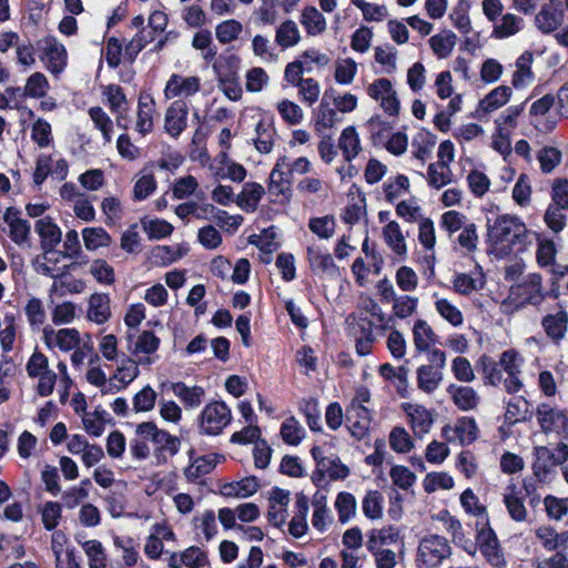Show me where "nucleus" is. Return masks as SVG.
Instances as JSON below:
<instances>
[{"instance_id": "nucleus-21", "label": "nucleus", "mask_w": 568, "mask_h": 568, "mask_svg": "<svg viewBox=\"0 0 568 568\" xmlns=\"http://www.w3.org/2000/svg\"><path fill=\"white\" fill-rule=\"evenodd\" d=\"M534 475L538 478V480L544 481L547 479L548 475L558 466L555 462V453L546 446H538L534 449Z\"/></svg>"}, {"instance_id": "nucleus-35", "label": "nucleus", "mask_w": 568, "mask_h": 568, "mask_svg": "<svg viewBox=\"0 0 568 568\" xmlns=\"http://www.w3.org/2000/svg\"><path fill=\"white\" fill-rule=\"evenodd\" d=\"M113 545L118 550L122 551V561L126 567H133L140 559L139 546L131 537H113Z\"/></svg>"}, {"instance_id": "nucleus-20", "label": "nucleus", "mask_w": 568, "mask_h": 568, "mask_svg": "<svg viewBox=\"0 0 568 568\" xmlns=\"http://www.w3.org/2000/svg\"><path fill=\"white\" fill-rule=\"evenodd\" d=\"M88 318L95 324H104L111 316L110 297L106 293H93L88 302Z\"/></svg>"}, {"instance_id": "nucleus-28", "label": "nucleus", "mask_w": 568, "mask_h": 568, "mask_svg": "<svg viewBox=\"0 0 568 568\" xmlns=\"http://www.w3.org/2000/svg\"><path fill=\"white\" fill-rule=\"evenodd\" d=\"M78 542L81 545L87 558L89 568H106V552L100 540L90 539Z\"/></svg>"}, {"instance_id": "nucleus-61", "label": "nucleus", "mask_w": 568, "mask_h": 568, "mask_svg": "<svg viewBox=\"0 0 568 568\" xmlns=\"http://www.w3.org/2000/svg\"><path fill=\"white\" fill-rule=\"evenodd\" d=\"M389 446L394 452L403 454L409 452L414 444L405 428L394 427L389 434Z\"/></svg>"}, {"instance_id": "nucleus-44", "label": "nucleus", "mask_w": 568, "mask_h": 568, "mask_svg": "<svg viewBox=\"0 0 568 568\" xmlns=\"http://www.w3.org/2000/svg\"><path fill=\"white\" fill-rule=\"evenodd\" d=\"M477 425L474 418H459L454 426V434L462 445H469L477 438Z\"/></svg>"}, {"instance_id": "nucleus-45", "label": "nucleus", "mask_w": 568, "mask_h": 568, "mask_svg": "<svg viewBox=\"0 0 568 568\" xmlns=\"http://www.w3.org/2000/svg\"><path fill=\"white\" fill-rule=\"evenodd\" d=\"M452 171L447 162L432 163L427 169L428 184L435 189H440L450 182Z\"/></svg>"}, {"instance_id": "nucleus-37", "label": "nucleus", "mask_w": 568, "mask_h": 568, "mask_svg": "<svg viewBox=\"0 0 568 568\" xmlns=\"http://www.w3.org/2000/svg\"><path fill=\"white\" fill-rule=\"evenodd\" d=\"M82 239L88 251L108 247L112 243V237L103 227H84Z\"/></svg>"}, {"instance_id": "nucleus-58", "label": "nucleus", "mask_w": 568, "mask_h": 568, "mask_svg": "<svg viewBox=\"0 0 568 568\" xmlns=\"http://www.w3.org/2000/svg\"><path fill=\"white\" fill-rule=\"evenodd\" d=\"M139 374L140 369L135 359L123 355L121 365L118 367L116 374L113 376V378L119 379L123 386H126L133 382L139 376Z\"/></svg>"}, {"instance_id": "nucleus-55", "label": "nucleus", "mask_w": 568, "mask_h": 568, "mask_svg": "<svg viewBox=\"0 0 568 568\" xmlns=\"http://www.w3.org/2000/svg\"><path fill=\"white\" fill-rule=\"evenodd\" d=\"M384 193L387 202L393 203L396 199L402 196L409 190V180L406 175L399 174L394 181L390 179L384 183Z\"/></svg>"}, {"instance_id": "nucleus-42", "label": "nucleus", "mask_w": 568, "mask_h": 568, "mask_svg": "<svg viewBox=\"0 0 568 568\" xmlns=\"http://www.w3.org/2000/svg\"><path fill=\"white\" fill-rule=\"evenodd\" d=\"M496 362L488 355H481L478 359L477 367L481 369L485 384L498 385L503 381V371Z\"/></svg>"}, {"instance_id": "nucleus-31", "label": "nucleus", "mask_w": 568, "mask_h": 568, "mask_svg": "<svg viewBox=\"0 0 568 568\" xmlns=\"http://www.w3.org/2000/svg\"><path fill=\"white\" fill-rule=\"evenodd\" d=\"M416 373L418 388L427 394L435 392L443 379V373L434 366L422 365Z\"/></svg>"}, {"instance_id": "nucleus-10", "label": "nucleus", "mask_w": 568, "mask_h": 568, "mask_svg": "<svg viewBox=\"0 0 568 568\" xmlns=\"http://www.w3.org/2000/svg\"><path fill=\"white\" fill-rule=\"evenodd\" d=\"M562 0H550L535 17L537 29L545 34L552 33L564 23Z\"/></svg>"}, {"instance_id": "nucleus-59", "label": "nucleus", "mask_w": 568, "mask_h": 568, "mask_svg": "<svg viewBox=\"0 0 568 568\" xmlns=\"http://www.w3.org/2000/svg\"><path fill=\"white\" fill-rule=\"evenodd\" d=\"M436 311L453 326H460L464 322L462 312L446 298H439L435 303Z\"/></svg>"}, {"instance_id": "nucleus-12", "label": "nucleus", "mask_w": 568, "mask_h": 568, "mask_svg": "<svg viewBox=\"0 0 568 568\" xmlns=\"http://www.w3.org/2000/svg\"><path fill=\"white\" fill-rule=\"evenodd\" d=\"M194 449H190V465L184 468V476L191 483H196L203 476L213 471L217 463L224 459V456L217 454H210L204 456L194 457Z\"/></svg>"}, {"instance_id": "nucleus-9", "label": "nucleus", "mask_w": 568, "mask_h": 568, "mask_svg": "<svg viewBox=\"0 0 568 568\" xmlns=\"http://www.w3.org/2000/svg\"><path fill=\"white\" fill-rule=\"evenodd\" d=\"M34 230L40 237V246L43 251V260L53 252L62 240V232L51 216H43L36 221Z\"/></svg>"}, {"instance_id": "nucleus-25", "label": "nucleus", "mask_w": 568, "mask_h": 568, "mask_svg": "<svg viewBox=\"0 0 568 568\" xmlns=\"http://www.w3.org/2000/svg\"><path fill=\"white\" fill-rule=\"evenodd\" d=\"M129 351L132 355L138 356L140 353L151 355L159 349L160 338L152 331H143L138 339L133 343L132 335H128Z\"/></svg>"}, {"instance_id": "nucleus-46", "label": "nucleus", "mask_w": 568, "mask_h": 568, "mask_svg": "<svg viewBox=\"0 0 568 568\" xmlns=\"http://www.w3.org/2000/svg\"><path fill=\"white\" fill-rule=\"evenodd\" d=\"M418 306V298L410 295H399L393 301L394 318L405 320L416 313Z\"/></svg>"}, {"instance_id": "nucleus-11", "label": "nucleus", "mask_w": 568, "mask_h": 568, "mask_svg": "<svg viewBox=\"0 0 568 568\" xmlns=\"http://www.w3.org/2000/svg\"><path fill=\"white\" fill-rule=\"evenodd\" d=\"M43 341L49 348L58 347L62 352H70L77 348L81 342L77 328L53 329L51 326L43 328Z\"/></svg>"}, {"instance_id": "nucleus-57", "label": "nucleus", "mask_w": 568, "mask_h": 568, "mask_svg": "<svg viewBox=\"0 0 568 568\" xmlns=\"http://www.w3.org/2000/svg\"><path fill=\"white\" fill-rule=\"evenodd\" d=\"M423 487L426 493H434L439 488L450 489L454 487V479L447 473H429L423 481Z\"/></svg>"}, {"instance_id": "nucleus-39", "label": "nucleus", "mask_w": 568, "mask_h": 568, "mask_svg": "<svg viewBox=\"0 0 568 568\" xmlns=\"http://www.w3.org/2000/svg\"><path fill=\"white\" fill-rule=\"evenodd\" d=\"M300 39V30L293 20L284 21L276 30L275 41L284 49L296 45Z\"/></svg>"}, {"instance_id": "nucleus-8", "label": "nucleus", "mask_w": 568, "mask_h": 568, "mask_svg": "<svg viewBox=\"0 0 568 568\" xmlns=\"http://www.w3.org/2000/svg\"><path fill=\"white\" fill-rule=\"evenodd\" d=\"M536 417L545 434H568V414L565 409L541 403L537 406Z\"/></svg>"}, {"instance_id": "nucleus-17", "label": "nucleus", "mask_w": 568, "mask_h": 568, "mask_svg": "<svg viewBox=\"0 0 568 568\" xmlns=\"http://www.w3.org/2000/svg\"><path fill=\"white\" fill-rule=\"evenodd\" d=\"M162 388H169L181 399L186 408H196L201 405L204 397V388L201 386H187L183 382L161 384Z\"/></svg>"}, {"instance_id": "nucleus-63", "label": "nucleus", "mask_w": 568, "mask_h": 568, "mask_svg": "<svg viewBox=\"0 0 568 568\" xmlns=\"http://www.w3.org/2000/svg\"><path fill=\"white\" fill-rule=\"evenodd\" d=\"M546 513L549 518L560 520L568 514V498H558L547 495L544 499Z\"/></svg>"}, {"instance_id": "nucleus-33", "label": "nucleus", "mask_w": 568, "mask_h": 568, "mask_svg": "<svg viewBox=\"0 0 568 568\" xmlns=\"http://www.w3.org/2000/svg\"><path fill=\"white\" fill-rule=\"evenodd\" d=\"M301 23L310 36H317L326 30L324 16L313 6L304 8L301 14Z\"/></svg>"}, {"instance_id": "nucleus-52", "label": "nucleus", "mask_w": 568, "mask_h": 568, "mask_svg": "<svg viewBox=\"0 0 568 568\" xmlns=\"http://www.w3.org/2000/svg\"><path fill=\"white\" fill-rule=\"evenodd\" d=\"M357 73V63L352 58L338 60L335 69V81L339 84H351Z\"/></svg>"}, {"instance_id": "nucleus-34", "label": "nucleus", "mask_w": 568, "mask_h": 568, "mask_svg": "<svg viewBox=\"0 0 568 568\" xmlns=\"http://www.w3.org/2000/svg\"><path fill=\"white\" fill-rule=\"evenodd\" d=\"M383 235L387 245L398 256L405 257L407 253L405 239L399 227V224L395 221H389L384 230Z\"/></svg>"}, {"instance_id": "nucleus-19", "label": "nucleus", "mask_w": 568, "mask_h": 568, "mask_svg": "<svg viewBox=\"0 0 568 568\" xmlns=\"http://www.w3.org/2000/svg\"><path fill=\"white\" fill-rule=\"evenodd\" d=\"M155 113V101L151 94L143 93L139 98L135 130L141 135H146L153 130V115Z\"/></svg>"}, {"instance_id": "nucleus-24", "label": "nucleus", "mask_w": 568, "mask_h": 568, "mask_svg": "<svg viewBox=\"0 0 568 568\" xmlns=\"http://www.w3.org/2000/svg\"><path fill=\"white\" fill-rule=\"evenodd\" d=\"M413 341L418 353L429 351L430 345L437 343V335L425 320H417L413 327Z\"/></svg>"}, {"instance_id": "nucleus-53", "label": "nucleus", "mask_w": 568, "mask_h": 568, "mask_svg": "<svg viewBox=\"0 0 568 568\" xmlns=\"http://www.w3.org/2000/svg\"><path fill=\"white\" fill-rule=\"evenodd\" d=\"M566 209L549 204L544 214V222L554 233L561 232L566 226Z\"/></svg>"}, {"instance_id": "nucleus-3", "label": "nucleus", "mask_w": 568, "mask_h": 568, "mask_svg": "<svg viewBox=\"0 0 568 568\" xmlns=\"http://www.w3.org/2000/svg\"><path fill=\"white\" fill-rule=\"evenodd\" d=\"M312 170V163L305 156L292 160L286 155L280 156L271 173L268 182V192L272 195H283L290 200L292 196V183L295 174L305 175Z\"/></svg>"}, {"instance_id": "nucleus-6", "label": "nucleus", "mask_w": 568, "mask_h": 568, "mask_svg": "<svg viewBox=\"0 0 568 568\" xmlns=\"http://www.w3.org/2000/svg\"><path fill=\"white\" fill-rule=\"evenodd\" d=\"M231 420V409L224 402H211L205 405L199 416L200 433L204 435H219Z\"/></svg>"}, {"instance_id": "nucleus-7", "label": "nucleus", "mask_w": 568, "mask_h": 568, "mask_svg": "<svg viewBox=\"0 0 568 568\" xmlns=\"http://www.w3.org/2000/svg\"><path fill=\"white\" fill-rule=\"evenodd\" d=\"M311 454L316 462V469L312 477L315 485H321L326 476H328L332 480L344 479L348 476V467L342 464L337 456H326L323 448L320 446H314L311 450Z\"/></svg>"}, {"instance_id": "nucleus-32", "label": "nucleus", "mask_w": 568, "mask_h": 568, "mask_svg": "<svg viewBox=\"0 0 568 568\" xmlns=\"http://www.w3.org/2000/svg\"><path fill=\"white\" fill-rule=\"evenodd\" d=\"M511 97V88L500 85L491 90L480 102L479 109L489 113L505 105Z\"/></svg>"}, {"instance_id": "nucleus-30", "label": "nucleus", "mask_w": 568, "mask_h": 568, "mask_svg": "<svg viewBox=\"0 0 568 568\" xmlns=\"http://www.w3.org/2000/svg\"><path fill=\"white\" fill-rule=\"evenodd\" d=\"M240 58L236 54H221L213 63V70L217 80L237 78L240 69Z\"/></svg>"}, {"instance_id": "nucleus-56", "label": "nucleus", "mask_w": 568, "mask_h": 568, "mask_svg": "<svg viewBox=\"0 0 568 568\" xmlns=\"http://www.w3.org/2000/svg\"><path fill=\"white\" fill-rule=\"evenodd\" d=\"M335 507L338 513V520L342 524L347 523L355 515L356 501L354 496L349 493H339L335 501Z\"/></svg>"}, {"instance_id": "nucleus-23", "label": "nucleus", "mask_w": 568, "mask_h": 568, "mask_svg": "<svg viewBox=\"0 0 568 568\" xmlns=\"http://www.w3.org/2000/svg\"><path fill=\"white\" fill-rule=\"evenodd\" d=\"M503 499L513 520L517 523L526 520L528 513L524 504V498L520 496V491L517 490L515 485H510L506 488Z\"/></svg>"}, {"instance_id": "nucleus-38", "label": "nucleus", "mask_w": 568, "mask_h": 568, "mask_svg": "<svg viewBox=\"0 0 568 568\" xmlns=\"http://www.w3.org/2000/svg\"><path fill=\"white\" fill-rule=\"evenodd\" d=\"M524 27V20L511 13L503 16L498 23H495L493 36L497 39H504L518 33Z\"/></svg>"}, {"instance_id": "nucleus-47", "label": "nucleus", "mask_w": 568, "mask_h": 568, "mask_svg": "<svg viewBox=\"0 0 568 568\" xmlns=\"http://www.w3.org/2000/svg\"><path fill=\"white\" fill-rule=\"evenodd\" d=\"M408 415L410 417L412 427L416 435L423 436L429 432L433 424V418L426 408L416 406L412 412L408 413Z\"/></svg>"}, {"instance_id": "nucleus-27", "label": "nucleus", "mask_w": 568, "mask_h": 568, "mask_svg": "<svg viewBox=\"0 0 568 568\" xmlns=\"http://www.w3.org/2000/svg\"><path fill=\"white\" fill-rule=\"evenodd\" d=\"M530 407V403L523 396L511 398L507 403L505 420L510 425L527 420L531 417Z\"/></svg>"}, {"instance_id": "nucleus-13", "label": "nucleus", "mask_w": 568, "mask_h": 568, "mask_svg": "<svg viewBox=\"0 0 568 568\" xmlns=\"http://www.w3.org/2000/svg\"><path fill=\"white\" fill-rule=\"evenodd\" d=\"M201 89V79L196 75L182 77L173 73L166 82L164 94L166 99L191 97Z\"/></svg>"}, {"instance_id": "nucleus-54", "label": "nucleus", "mask_w": 568, "mask_h": 568, "mask_svg": "<svg viewBox=\"0 0 568 568\" xmlns=\"http://www.w3.org/2000/svg\"><path fill=\"white\" fill-rule=\"evenodd\" d=\"M557 250L551 240H539L536 250V261L541 268H548L556 261Z\"/></svg>"}, {"instance_id": "nucleus-36", "label": "nucleus", "mask_w": 568, "mask_h": 568, "mask_svg": "<svg viewBox=\"0 0 568 568\" xmlns=\"http://www.w3.org/2000/svg\"><path fill=\"white\" fill-rule=\"evenodd\" d=\"M457 42L456 34L450 30H445L429 39V44L435 54L443 59L447 58L454 50Z\"/></svg>"}, {"instance_id": "nucleus-15", "label": "nucleus", "mask_w": 568, "mask_h": 568, "mask_svg": "<svg viewBox=\"0 0 568 568\" xmlns=\"http://www.w3.org/2000/svg\"><path fill=\"white\" fill-rule=\"evenodd\" d=\"M307 261L310 268L314 274L336 277L339 274L338 266L335 264L329 253L323 252L318 246L307 247Z\"/></svg>"}, {"instance_id": "nucleus-62", "label": "nucleus", "mask_w": 568, "mask_h": 568, "mask_svg": "<svg viewBox=\"0 0 568 568\" xmlns=\"http://www.w3.org/2000/svg\"><path fill=\"white\" fill-rule=\"evenodd\" d=\"M277 111L285 122L292 125L300 124L303 120V110L293 101L282 100L277 104Z\"/></svg>"}, {"instance_id": "nucleus-18", "label": "nucleus", "mask_w": 568, "mask_h": 568, "mask_svg": "<svg viewBox=\"0 0 568 568\" xmlns=\"http://www.w3.org/2000/svg\"><path fill=\"white\" fill-rule=\"evenodd\" d=\"M541 326L547 336L555 343L564 339L568 328V313L560 307L556 313L542 317Z\"/></svg>"}, {"instance_id": "nucleus-14", "label": "nucleus", "mask_w": 568, "mask_h": 568, "mask_svg": "<svg viewBox=\"0 0 568 568\" xmlns=\"http://www.w3.org/2000/svg\"><path fill=\"white\" fill-rule=\"evenodd\" d=\"M189 108L182 100L171 103L165 113L164 129L172 138H178L186 128Z\"/></svg>"}, {"instance_id": "nucleus-4", "label": "nucleus", "mask_w": 568, "mask_h": 568, "mask_svg": "<svg viewBox=\"0 0 568 568\" xmlns=\"http://www.w3.org/2000/svg\"><path fill=\"white\" fill-rule=\"evenodd\" d=\"M453 556L449 540L438 534H427L419 539L416 566L417 568H440Z\"/></svg>"}, {"instance_id": "nucleus-22", "label": "nucleus", "mask_w": 568, "mask_h": 568, "mask_svg": "<svg viewBox=\"0 0 568 568\" xmlns=\"http://www.w3.org/2000/svg\"><path fill=\"white\" fill-rule=\"evenodd\" d=\"M265 193L264 187L256 182H247L236 196V204L246 212H254Z\"/></svg>"}, {"instance_id": "nucleus-41", "label": "nucleus", "mask_w": 568, "mask_h": 568, "mask_svg": "<svg viewBox=\"0 0 568 568\" xmlns=\"http://www.w3.org/2000/svg\"><path fill=\"white\" fill-rule=\"evenodd\" d=\"M280 433L283 442L292 446L298 445L305 436V429L293 416L282 423Z\"/></svg>"}, {"instance_id": "nucleus-40", "label": "nucleus", "mask_w": 568, "mask_h": 568, "mask_svg": "<svg viewBox=\"0 0 568 568\" xmlns=\"http://www.w3.org/2000/svg\"><path fill=\"white\" fill-rule=\"evenodd\" d=\"M256 138L254 139V145L261 153H270L274 145L275 130L272 124L260 121L255 128Z\"/></svg>"}, {"instance_id": "nucleus-51", "label": "nucleus", "mask_w": 568, "mask_h": 568, "mask_svg": "<svg viewBox=\"0 0 568 568\" xmlns=\"http://www.w3.org/2000/svg\"><path fill=\"white\" fill-rule=\"evenodd\" d=\"M308 227L318 237L327 240L334 235L336 222L333 215L312 217Z\"/></svg>"}, {"instance_id": "nucleus-48", "label": "nucleus", "mask_w": 568, "mask_h": 568, "mask_svg": "<svg viewBox=\"0 0 568 568\" xmlns=\"http://www.w3.org/2000/svg\"><path fill=\"white\" fill-rule=\"evenodd\" d=\"M243 27L241 22L230 19L219 23L215 28V36L222 44L231 43L241 34Z\"/></svg>"}, {"instance_id": "nucleus-26", "label": "nucleus", "mask_w": 568, "mask_h": 568, "mask_svg": "<svg viewBox=\"0 0 568 568\" xmlns=\"http://www.w3.org/2000/svg\"><path fill=\"white\" fill-rule=\"evenodd\" d=\"M338 148L346 161L351 162L362 150L361 140L355 126L345 128L338 139Z\"/></svg>"}, {"instance_id": "nucleus-1", "label": "nucleus", "mask_w": 568, "mask_h": 568, "mask_svg": "<svg viewBox=\"0 0 568 568\" xmlns=\"http://www.w3.org/2000/svg\"><path fill=\"white\" fill-rule=\"evenodd\" d=\"M158 464H164L176 455L181 447L179 437L161 429L154 422H143L136 425L134 437L130 439V454L136 460H145L151 454Z\"/></svg>"}, {"instance_id": "nucleus-50", "label": "nucleus", "mask_w": 568, "mask_h": 568, "mask_svg": "<svg viewBox=\"0 0 568 568\" xmlns=\"http://www.w3.org/2000/svg\"><path fill=\"white\" fill-rule=\"evenodd\" d=\"M62 517V505L58 501H47L41 508L43 527L51 531L57 528Z\"/></svg>"}, {"instance_id": "nucleus-2", "label": "nucleus", "mask_w": 568, "mask_h": 568, "mask_svg": "<svg viewBox=\"0 0 568 568\" xmlns=\"http://www.w3.org/2000/svg\"><path fill=\"white\" fill-rule=\"evenodd\" d=\"M527 229L517 216L504 214L494 221H487V236L493 248L500 254H508L526 235Z\"/></svg>"}, {"instance_id": "nucleus-43", "label": "nucleus", "mask_w": 568, "mask_h": 568, "mask_svg": "<svg viewBox=\"0 0 568 568\" xmlns=\"http://www.w3.org/2000/svg\"><path fill=\"white\" fill-rule=\"evenodd\" d=\"M89 271L94 280L100 284L113 285L115 283L114 268L105 260H93L90 264Z\"/></svg>"}, {"instance_id": "nucleus-5", "label": "nucleus", "mask_w": 568, "mask_h": 568, "mask_svg": "<svg viewBox=\"0 0 568 568\" xmlns=\"http://www.w3.org/2000/svg\"><path fill=\"white\" fill-rule=\"evenodd\" d=\"M510 297L519 303L520 306L540 305L550 295L554 298L559 296L558 287H552L548 293L542 285V276L539 273H528L517 283L510 286Z\"/></svg>"}, {"instance_id": "nucleus-49", "label": "nucleus", "mask_w": 568, "mask_h": 568, "mask_svg": "<svg viewBox=\"0 0 568 568\" xmlns=\"http://www.w3.org/2000/svg\"><path fill=\"white\" fill-rule=\"evenodd\" d=\"M436 143V138L429 131H420L413 140V146L416 149L414 155L420 161H425L432 153Z\"/></svg>"}, {"instance_id": "nucleus-16", "label": "nucleus", "mask_w": 568, "mask_h": 568, "mask_svg": "<svg viewBox=\"0 0 568 568\" xmlns=\"http://www.w3.org/2000/svg\"><path fill=\"white\" fill-rule=\"evenodd\" d=\"M43 60L47 62L48 69L59 74L67 65V51L64 47L53 37L44 38L42 41Z\"/></svg>"}, {"instance_id": "nucleus-60", "label": "nucleus", "mask_w": 568, "mask_h": 568, "mask_svg": "<svg viewBox=\"0 0 568 568\" xmlns=\"http://www.w3.org/2000/svg\"><path fill=\"white\" fill-rule=\"evenodd\" d=\"M468 224L467 217L458 211H447L442 215L440 227L444 229L450 236L460 231Z\"/></svg>"}, {"instance_id": "nucleus-29", "label": "nucleus", "mask_w": 568, "mask_h": 568, "mask_svg": "<svg viewBox=\"0 0 568 568\" xmlns=\"http://www.w3.org/2000/svg\"><path fill=\"white\" fill-rule=\"evenodd\" d=\"M448 392L452 394L454 404L460 410L474 409L479 403L477 393L469 386L450 385Z\"/></svg>"}, {"instance_id": "nucleus-64", "label": "nucleus", "mask_w": 568, "mask_h": 568, "mask_svg": "<svg viewBox=\"0 0 568 568\" xmlns=\"http://www.w3.org/2000/svg\"><path fill=\"white\" fill-rule=\"evenodd\" d=\"M550 196V204L568 209V180L555 179L551 185Z\"/></svg>"}]
</instances>
